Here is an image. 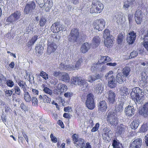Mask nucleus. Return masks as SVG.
Listing matches in <instances>:
<instances>
[{"label": "nucleus", "instance_id": "obj_1", "mask_svg": "<svg viewBox=\"0 0 148 148\" xmlns=\"http://www.w3.org/2000/svg\"><path fill=\"white\" fill-rule=\"evenodd\" d=\"M142 93H144L143 89L139 87H134L130 93L131 98L135 101L139 102L142 97L141 95H142Z\"/></svg>", "mask_w": 148, "mask_h": 148}, {"label": "nucleus", "instance_id": "obj_2", "mask_svg": "<svg viewBox=\"0 0 148 148\" xmlns=\"http://www.w3.org/2000/svg\"><path fill=\"white\" fill-rule=\"evenodd\" d=\"M71 84L74 85H77L85 88H87L88 87V84L87 82V80L81 77H73L71 78Z\"/></svg>", "mask_w": 148, "mask_h": 148}, {"label": "nucleus", "instance_id": "obj_3", "mask_svg": "<svg viewBox=\"0 0 148 148\" xmlns=\"http://www.w3.org/2000/svg\"><path fill=\"white\" fill-rule=\"evenodd\" d=\"M79 30L77 28L72 29L69 36L68 40L69 41L73 42H77L79 37Z\"/></svg>", "mask_w": 148, "mask_h": 148}, {"label": "nucleus", "instance_id": "obj_4", "mask_svg": "<svg viewBox=\"0 0 148 148\" xmlns=\"http://www.w3.org/2000/svg\"><path fill=\"white\" fill-rule=\"evenodd\" d=\"M85 104L89 109L92 110L95 108V106L94 96L92 94L90 93L87 95Z\"/></svg>", "mask_w": 148, "mask_h": 148}, {"label": "nucleus", "instance_id": "obj_5", "mask_svg": "<svg viewBox=\"0 0 148 148\" xmlns=\"http://www.w3.org/2000/svg\"><path fill=\"white\" fill-rule=\"evenodd\" d=\"M21 14L19 11H17L12 14L6 20V22L10 23L13 24V23L20 18Z\"/></svg>", "mask_w": 148, "mask_h": 148}, {"label": "nucleus", "instance_id": "obj_6", "mask_svg": "<svg viewBox=\"0 0 148 148\" xmlns=\"http://www.w3.org/2000/svg\"><path fill=\"white\" fill-rule=\"evenodd\" d=\"M101 63L93 64L91 68V70L92 71H94L98 69L99 65L101 64V63L105 64L108 62L112 61L111 58L108 56H103L101 57L100 59Z\"/></svg>", "mask_w": 148, "mask_h": 148}, {"label": "nucleus", "instance_id": "obj_7", "mask_svg": "<svg viewBox=\"0 0 148 148\" xmlns=\"http://www.w3.org/2000/svg\"><path fill=\"white\" fill-rule=\"evenodd\" d=\"M115 113L113 112H109L108 113L106 118L108 122L112 125H116L118 123V120Z\"/></svg>", "mask_w": 148, "mask_h": 148}, {"label": "nucleus", "instance_id": "obj_8", "mask_svg": "<svg viewBox=\"0 0 148 148\" xmlns=\"http://www.w3.org/2000/svg\"><path fill=\"white\" fill-rule=\"evenodd\" d=\"M93 24L95 29L100 31H102L104 28L106 22L103 18H99L96 20Z\"/></svg>", "mask_w": 148, "mask_h": 148}, {"label": "nucleus", "instance_id": "obj_9", "mask_svg": "<svg viewBox=\"0 0 148 148\" xmlns=\"http://www.w3.org/2000/svg\"><path fill=\"white\" fill-rule=\"evenodd\" d=\"M64 29V25L60 23V22L57 21L52 24L51 27V31L54 33L63 31Z\"/></svg>", "mask_w": 148, "mask_h": 148}, {"label": "nucleus", "instance_id": "obj_10", "mask_svg": "<svg viewBox=\"0 0 148 148\" xmlns=\"http://www.w3.org/2000/svg\"><path fill=\"white\" fill-rule=\"evenodd\" d=\"M35 7L36 4L34 1L30 2L28 3H27L24 9V13L25 14H31Z\"/></svg>", "mask_w": 148, "mask_h": 148}, {"label": "nucleus", "instance_id": "obj_11", "mask_svg": "<svg viewBox=\"0 0 148 148\" xmlns=\"http://www.w3.org/2000/svg\"><path fill=\"white\" fill-rule=\"evenodd\" d=\"M143 145V141L141 138H135L130 144L129 148H141Z\"/></svg>", "mask_w": 148, "mask_h": 148}, {"label": "nucleus", "instance_id": "obj_12", "mask_svg": "<svg viewBox=\"0 0 148 148\" xmlns=\"http://www.w3.org/2000/svg\"><path fill=\"white\" fill-rule=\"evenodd\" d=\"M143 17L142 11L139 9L136 10L135 14V19L137 24H141L142 21Z\"/></svg>", "mask_w": 148, "mask_h": 148}, {"label": "nucleus", "instance_id": "obj_13", "mask_svg": "<svg viewBox=\"0 0 148 148\" xmlns=\"http://www.w3.org/2000/svg\"><path fill=\"white\" fill-rule=\"evenodd\" d=\"M108 108L107 103L105 101H101L98 104V110L100 112H106Z\"/></svg>", "mask_w": 148, "mask_h": 148}, {"label": "nucleus", "instance_id": "obj_14", "mask_svg": "<svg viewBox=\"0 0 148 148\" xmlns=\"http://www.w3.org/2000/svg\"><path fill=\"white\" fill-rule=\"evenodd\" d=\"M136 33L134 31H132L129 32L127 38L128 43L130 45L133 44L136 40Z\"/></svg>", "mask_w": 148, "mask_h": 148}, {"label": "nucleus", "instance_id": "obj_15", "mask_svg": "<svg viewBox=\"0 0 148 148\" xmlns=\"http://www.w3.org/2000/svg\"><path fill=\"white\" fill-rule=\"evenodd\" d=\"M138 111L140 114L145 116H148V102L144 104L142 108L139 109Z\"/></svg>", "mask_w": 148, "mask_h": 148}, {"label": "nucleus", "instance_id": "obj_16", "mask_svg": "<svg viewBox=\"0 0 148 148\" xmlns=\"http://www.w3.org/2000/svg\"><path fill=\"white\" fill-rule=\"evenodd\" d=\"M135 112V110L132 106L129 105L126 107L125 109V114L127 116L131 117L133 116Z\"/></svg>", "mask_w": 148, "mask_h": 148}, {"label": "nucleus", "instance_id": "obj_17", "mask_svg": "<svg viewBox=\"0 0 148 148\" xmlns=\"http://www.w3.org/2000/svg\"><path fill=\"white\" fill-rule=\"evenodd\" d=\"M108 93V98L109 103L110 104H114L115 101L116 95L115 93L112 90L109 91Z\"/></svg>", "mask_w": 148, "mask_h": 148}, {"label": "nucleus", "instance_id": "obj_18", "mask_svg": "<svg viewBox=\"0 0 148 148\" xmlns=\"http://www.w3.org/2000/svg\"><path fill=\"white\" fill-rule=\"evenodd\" d=\"M57 46L56 44L50 42L47 43V51L50 53L54 52L57 49Z\"/></svg>", "mask_w": 148, "mask_h": 148}, {"label": "nucleus", "instance_id": "obj_19", "mask_svg": "<svg viewBox=\"0 0 148 148\" xmlns=\"http://www.w3.org/2000/svg\"><path fill=\"white\" fill-rule=\"evenodd\" d=\"M44 4L43 7L47 12L49 11L53 5L52 0H43Z\"/></svg>", "mask_w": 148, "mask_h": 148}, {"label": "nucleus", "instance_id": "obj_20", "mask_svg": "<svg viewBox=\"0 0 148 148\" xmlns=\"http://www.w3.org/2000/svg\"><path fill=\"white\" fill-rule=\"evenodd\" d=\"M90 48V45L89 44L86 42L83 43L82 45L80 51L83 53H84L87 52Z\"/></svg>", "mask_w": 148, "mask_h": 148}, {"label": "nucleus", "instance_id": "obj_21", "mask_svg": "<svg viewBox=\"0 0 148 148\" xmlns=\"http://www.w3.org/2000/svg\"><path fill=\"white\" fill-rule=\"evenodd\" d=\"M126 77L120 72L117 74L116 77V82L121 84L126 80Z\"/></svg>", "mask_w": 148, "mask_h": 148}, {"label": "nucleus", "instance_id": "obj_22", "mask_svg": "<svg viewBox=\"0 0 148 148\" xmlns=\"http://www.w3.org/2000/svg\"><path fill=\"white\" fill-rule=\"evenodd\" d=\"M94 1L95 3L96 7L97 8V12H99V13H100L102 11L104 8V5L98 0H96Z\"/></svg>", "mask_w": 148, "mask_h": 148}, {"label": "nucleus", "instance_id": "obj_23", "mask_svg": "<svg viewBox=\"0 0 148 148\" xmlns=\"http://www.w3.org/2000/svg\"><path fill=\"white\" fill-rule=\"evenodd\" d=\"M115 79L113 76H111L108 78V83L109 86L111 88L115 87L116 84L115 83Z\"/></svg>", "mask_w": 148, "mask_h": 148}, {"label": "nucleus", "instance_id": "obj_24", "mask_svg": "<svg viewBox=\"0 0 148 148\" xmlns=\"http://www.w3.org/2000/svg\"><path fill=\"white\" fill-rule=\"evenodd\" d=\"M56 88L59 91L62 92L66 91L67 90V87L65 84L60 83L57 85Z\"/></svg>", "mask_w": 148, "mask_h": 148}, {"label": "nucleus", "instance_id": "obj_25", "mask_svg": "<svg viewBox=\"0 0 148 148\" xmlns=\"http://www.w3.org/2000/svg\"><path fill=\"white\" fill-rule=\"evenodd\" d=\"M100 75L98 73H96L94 75L89 76L88 78V81L92 83L97 79H100Z\"/></svg>", "mask_w": 148, "mask_h": 148}, {"label": "nucleus", "instance_id": "obj_26", "mask_svg": "<svg viewBox=\"0 0 148 148\" xmlns=\"http://www.w3.org/2000/svg\"><path fill=\"white\" fill-rule=\"evenodd\" d=\"M60 79L62 81L66 82H69L70 80L69 75L68 73L65 72H62Z\"/></svg>", "mask_w": 148, "mask_h": 148}, {"label": "nucleus", "instance_id": "obj_27", "mask_svg": "<svg viewBox=\"0 0 148 148\" xmlns=\"http://www.w3.org/2000/svg\"><path fill=\"white\" fill-rule=\"evenodd\" d=\"M112 134V131L110 130L106 131L103 135H102L103 139L105 141H109L110 139V136Z\"/></svg>", "mask_w": 148, "mask_h": 148}, {"label": "nucleus", "instance_id": "obj_28", "mask_svg": "<svg viewBox=\"0 0 148 148\" xmlns=\"http://www.w3.org/2000/svg\"><path fill=\"white\" fill-rule=\"evenodd\" d=\"M130 71V67L128 66H125L123 69L122 73V74L126 77L129 76Z\"/></svg>", "mask_w": 148, "mask_h": 148}, {"label": "nucleus", "instance_id": "obj_29", "mask_svg": "<svg viewBox=\"0 0 148 148\" xmlns=\"http://www.w3.org/2000/svg\"><path fill=\"white\" fill-rule=\"evenodd\" d=\"M59 67L61 69L64 70L71 71L73 69L71 64V65H68L62 62L60 64Z\"/></svg>", "mask_w": 148, "mask_h": 148}, {"label": "nucleus", "instance_id": "obj_30", "mask_svg": "<svg viewBox=\"0 0 148 148\" xmlns=\"http://www.w3.org/2000/svg\"><path fill=\"white\" fill-rule=\"evenodd\" d=\"M104 44L105 46L107 48H110L113 46V41L111 38L104 39Z\"/></svg>", "mask_w": 148, "mask_h": 148}, {"label": "nucleus", "instance_id": "obj_31", "mask_svg": "<svg viewBox=\"0 0 148 148\" xmlns=\"http://www.w3.org/2000/svg\"><path fill=\"white\" fill-rule=\"evenodd\" d=\"M83 59L82 57L79 58L76 62V64L75 65H72V70H75L78 69L80 67L81 64L82 62Z\"/></svg>", "mask_w": 148, "mask_h": 148}, {"label": "nucleus", "instance_id": "obj_32", "mask_svg": "<svg viewBox=\"0 0 148 148\" xmlns=\"http://www.w3.org/2000/svg\"><path fill=\"white\" fill-rule=\"evenodd\" d=\"M144 41L143 42V45L144 47L148 52V31L146 35H145L143 38Z\"/></svg>", "mask_w": 148, "mask_h": 148}, {"label": "nucleus", "instance_id": "obj_33", "mask_svg": "<svg viewBox=\"0 0 148 148\" xmlns=\"http://www.w3.org/2000/svg\"><path fill=\"white\" fill-rule=\"evenodd\" d=\"M18 84L21 88L23 91H26L27 90L26 87L27 85L25 82L19 79L18 81Z\"/></svg>", "mask_w": 148, "mask_h": 148}, {"label": "nucleus", "instance_id": "obj_34", "mask_svg": "<svg viewBox=\"0 0 148 148\" xmlns=\"http://www.w3.org/2000/svg\"><path fill=\"white\" fill-rule=\"evenodd\" d=\"M140 124V122L138 119L132 121L130 125L131 128L134 130L136 129Z\"/></svg>", "mask_w": 148, "mask_h": 148}, {"label": "nucleus", "instance_id": "obj_35", "mask_svg": "<svg viewBox=\"0 0 148 148\" xmlns=\"http://www.w3.org/2000/svg\"><path fill=\"white\" fill-rule=\"evenodd\" d=\"M100 42L101 39L98 36H94L92 40V42L96 47H97L100 44Z\"/></svg>", "mask_w": 148, "mask_h": 148}, {"label": "nucleus", "instance_id": "obj_36", "mask_svg": "<svg viewBox=\"0 0 148 148\" xmlns=\"http://www.w3.org/2000/svg\"><path fill=\"white\" fill-rule=\"evenodd\" d=\"M97 8L96 7L95 3L94 1H93L91 4V7L90 8V12L91 13H99L97 12Z\"/></svg>", "mask_w": 148, "mask_h": 148}, {"label": "nucleus", "instance_id": "obj_37", "mask_svg": "<svg viewBox=\"0 0 148 148\" xmlns=\"http://www.w3.org/2000/svg\"><path fill=\"white\" fill-rule=\"evenodd\" d=\"M38 37L37 35H34L32 37L31 39L28 42L27 46L28 47H30L33 45L38 39Z\"/></svg>", "mask_w": 148, "mask_h": 148}, {"label": "nucleus", "instance_id": "obj_38", "mask_svg": "<svg viewBox=\"0 0 148 148\" xmlns=\"http://www.w3.org/2000/svg\"><path fill=\"white\" fill-rule=\"evenodd\" d=\"M128 88L125 86H122L121 87L120 92L122 95L125 96L129 94Z\"/></svg>", "mask_w": 148, "mask_h": 148}, {"label": "nucleus", "instance_id": "obj_39", "mask_svg": "<svg viewBox=\"0 0 148 148\" xmlns=\"http://www.w3.org/2000/svg\"><path fill=\"white\" fill-rule=\"evenodd\" d=\"M113 148H123L122 144L115 140H113L112 143Z\"/></svg>", "mask_w": 148, "mask_h": 148}, {"label": "nucleus", "instance_id": "obj_40", "mask_svg": "<svg viewBox=\"0 0 148 148\" xmlns=\"http://www.w3.org/2000/svg\"><path fill=\"white\" fill-rule=\"evenodd\" d=\"M147 123H144L141 126L139 130V132L140 133H144L146 132L147 130Z\"/></svg>", "mask_w": 148, "mask_h": 148}, {"label": "nucleus", "instance_id": "obj_41", "mask_svg": "<svg viewBox=\"0 0 148 148\" xmlns=\"http://www.w3.org/2000/svg\"><path fill=\"white\" fill-rule=\"evenodd\" d=\"M24 94L23 98L26 102H29L31 101V97L29 93L27 91H23Z\"/></svg>", "mask_w": 148, "mask_h": 148}, {"label": "nucleus", "instance_id": "obj_42", "mask_svg": "<svg viewBox=\"0 0 148 148\" xmlns=\"http://www.w3.org/2000/svg\"><path fill=\"white\" fill-rule=\"evenodd\" d=\"M112 36L110 35V30L108 29H106L103 31V38L104 39H106L111 38Z\"/></svg>", "mask_w": 148, "mask_h": 148}, {"label": "nucleus", "instance_id": "obj_43", "mask_svg": "<svg viewBox=\"0 0 148 148\" xmlns=\"http://www.w3.org/2000/svg\"><path fill=\"white\" fill-rule=\"evenodd\" d=\"M77 145L79 146L81 148H84L85 143L84 139L80 138L78 140L77 143H75Z\"/></svg>", "mask_w": 148, "mask_h": 148}, {"label": "nucleus", "instance_id": "obj_44", "mask_svg": "<svg viewBox=\"0 0 148 148\" xmlns=\"http://www.w3.org/2000/svg\"><path fill=\"white\" fill-rule=\"evenodd\" d=\"M103 88L101 84H97L96 87V92L98 93H101L103 90Z\"/></svg>", "mask_w": 148, "mask_h": 148}, {"label": "nucleus", "instance_id": "obj_45", "mask_svg": "<svg viewBox=\"0 0 148 148\" xmlns=\"http://www.w3.org/2000/svg\"><path fill=\"white\" fill-rule=\"evenodd\" d=\"M35 50L39 54H41L42 52L43 48L40 44H37L35 47Z\"/></svg>", "mask_w": 148, "mask_h": 148}, {"label": "nucleus", "instance_id": "obj_46", "mask_svg": "<svg viewBox=\"0 0 148 148\" xmlns=\"http://www.w3.org/2000/svg\"><path fill=\"white\" fill-rule=\"evenodd\" d=\"M124 131L125 129L124 127H123L122 125H120L118 127L117 131L116 133L118 135H120Z\"/></svg>", "mask_w": 148, "mask_h": 148}, {"label": "nucleus", "instance_id": "obj_47", "mask_svg": "<svg viewBox=\"0 0 148 148\" xmlns=\"http://www.w3.org/2000/svg\"><path fill=\"white\" fill-rule=\"evenodd\" d=\"M47 22L46 19L44 17H42L40 19L39 21V25L40 27H43L46 24Z\"/></svg>", "mask_w": 148, "mask_h": 148}, {"label": "nucleus", "instance_id": "obj_48", "mask_svg": "<svg viewBox=\"0 0 148 148\" xmlns=\"http://www.w3.org/2000/svg\"><path fill=\"white\" fill-rule=\"evenodd\" d=\"M43 91L46 93L50 95H51L52 94L53 92L52 90L50 89L49 88L47 87L44 86Z\"/></svg>", "mask_w": 148, "mask_h": 148}, {"label": "nucleus", "instance_id": "obj_49", "mask_svg": "<svg viewBox=\"0 0 148 148\" xmlns=\"http://www.w3.org/2000/svg\"><path fill=\"white\" fill-rule=\"evenodd\" d=\"M124 38V36L122 34H120L118 36L117 42L119 44L121 43Z\"/></svg>", "mask_w": 148, "mask_h": 148}, {"label": "nucleus", "instance_id": "obj_50", "mask_svg": "<svg viewBox=\"0 0 148 148\" xmlns=\"http://www.w3.org/2000/svg\"><path fill=\"white\" fill-rule=\"evenodd\" d=\"M43 101L44 103H50L51 102V98L46 95H43Z\"/></svg>", "mask_w": 148, "mask_h": 148}, {"label": "nucleus", "instance_id": "obj_51", "mask_svg": "<svg viewBox=\"0 0 148 148\" xmlns=\"http://www.w3.org/2000/svg\"><path fill=\"white\" fill-rule=\"evenodd\" d=\"M12 90H14L15 94L18 95H21V90L17 86H15L14 88L12 89Z\"/></svg>", "mask_w": 148, "mask_h": 148}, {"label": "nucleus", "instance_id": "obj_52", "mask_svg": "<svg viewBox=\"0 0 148 148\" xmlns=\"http://www.w3.org/2000/svg\"><path fill=\"white\" fill-rule=\"evenodd\" d=\"M40 75L44 79L46 80L48 79V75L45 72L42 71L40 73Z\"/></svg>", "mask_w": 148, "mask_h": 148}, {"label": "nucleus", "instance_id": "obj_53", "mask_svg": "<svg viewBox=\"0 0 148 148\" xmlns=\"http://www.w3.org/2000/svg\"><path fill=\"white\" fill-rule=\"evenodd\" d=\"M6 84L9 87L12 88L14 86V83L11 80L8 79L6 80Z\"/></svg>", "mask_w": 148, "mask_h": 148}, {"label": "nucleus", "instance_id": "obj_54", "mask_svg": "<svg viewBox=\"0 0 148 148\" xmlns=\"http://www.w3.org/2000/svg\"><path fill=\"white\" fill-rule=\"evenodd\" d=\"M31 99L33 106H36L38 105V100L36 97H32V99Z\"/></svg>", "mask_w": 148, "mask_h": 148}, {"label": "nucleus", "instance_id": "obj_55", "mask_svg": "<svg viewBox=\"0 0 148 148\" xmlns=\"http://www.w3.org/2000/svg\"><path fill=\"white\" fill-rule=\"evenodd\" d=\"M99 124L98 123H96L95 126L93 127L91 130V131L92 132H94L97 131L99 129Z\"/></svg>", "mask_w": 148, "mask_h": 148}, {"label": "nucleus", "instance_id": "obj_56", "mask_svg": "<svg viewBox=\"0 0 148 148\" xmlns=\"http://www.w3.org/2000/svg\"><path fill=\"white\" fill-rule=\"evenodd\" d=\"M62 72H61L60 71H55L53 73V75L56 77H59L60 78L62 73Z\"/></svg>", "mask_w": 148, "mask_h": 148}, {"label": "nucleus", "instance_id": "obj_57", "mask_svg": "<svg viewBox=\"0 0 148 148\" xmlns=\"http://www.w3.org/2000/svg\"><path fill=\"white\" fill-rule=\"evenodd\" d=\"M72 138L74 144L77 143L78 140V136L76 134H74L72 136Z\"/></svg>", "mask_w": 148, "mask_h": 148}, {"label": "nucleus", "instance_id": "obj_58", "mask_svg": "<svg viewBox=\"0 0 148 148\" xmlns=\"http://www.w3.org/2000/svg\"><path fill=\"white\" fill-rule=\"evenodd\" d=\"M138 53L136 51H133L131 53L130 56V58H134L136 57L138 55Z\"/></svg>", "mask_w": 148, "mask_h": 148}, {"label": "nucleus", "instance_id": "obj_59", "mask_svg": "<svg viewBox=\"0 0 148 148\" xmlns=\"http://www.w3.org/2000/svg\"><path fill=\"white\" fill-rule=\"evenodd\" d=\"M50 138L51 140L53 143H56L58 142V139L55 136H53L52 134H51L50 135Z\"/></svg>", "mask_w": 148, "mask_h": 148}, {"label": "nucleus", "instance_id": "obj_60", "mask_svg": "<svg viewBox=\"0 0 148 148\" xmlns=\"http://www.w3.org/2000/svg\"><path fill=\"white\" fill-rule=\"evenodd\" d=\"M30 90H32L33 94L36 96L38 95L39 91L37 89L30 88Z\"/></svg>", "mask_w": 148, "mask_h": 148}, {"label": "nucleus", "instance_id": "obj_61", "mask_svg": "<svg viewBox=\"0 0 148 148\" xmlns=\"http://www.w3.org/2000/svg\"><path fill=\"white\" fill-rule=\"evenodd\" d=\"M12 90H6L5 92L6 96L7 97L11 96L13 92Z\"/></svg>", "mask_w": 148, "mask_h": 148}, {"label": "nucleus", "instance_id": "obj_62", "mask_svg": "<svg viewBox=\"0 0 148 148\" xmlns=\"http://www.w3.org/2000/svg\"><path fill=\"white\" fill-rule=\"evenodd\" d=\"M21 108L24 111H26L27 110V107L26 106L25 104L23 103V102H22L20 106Z\"/></svg>", "mask_w": 148, "mask_h": 148}, {"label": "nucleus", "instance_id": "obj_63", "mask_svg": "<svg viewBox=\"0 0 148 148\" xmlns=\"http://www.w3.org/2000/svg\"><path fill=\"white\" fill-rule=\"evenodd\" d=\"M64 95L66 97L70 98L72 96L73 94L70 92H67L64 94Z\"/></svg>", "mask_w": 148, "mask_h": 148}, {"label": "nucleus", "instance_id": "obj_64", "mask_svg": "<svg viewBox=\"0 0 148 148\" xmlns=\"http://www.w3.org/2000/svg\"><path fill=\"white\" fill-rule=\"evenodd\" d=\"M57 123L61 127V128H64V123L61 120H59L57 121Z\"/></svg>", "mask_w": 148, "mask_h": 148}]
</instances>
